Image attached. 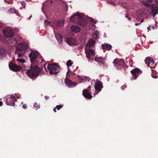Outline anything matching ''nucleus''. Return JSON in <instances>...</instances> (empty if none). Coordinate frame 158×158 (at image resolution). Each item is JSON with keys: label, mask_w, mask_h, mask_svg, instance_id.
<instances>
[{"label": "nucleus", "mask_w": 158, "mask_h": 158, "mask_svg": "<svg viewBox=\"0 0 158 158\" xmlns=\"http://www.w3.org/2000/svg\"><path fill=\"white\" fill-rule=\"evenodd\" d=\"M55 37L56 39L58 40L62 41L63 38V36L60 34H57L55 35Z\"/></svg>", "instance_id": "nucleus-23"}, {"label": "nucleus", "mask_w": 158, "mask_h": 158, "mask_svg": "<svg viewBox=\"0 0 158 158\" xmlns=\"http://www.w3.org/2000/svg\"><path fill=\"white\" fill-rule=\"evenodd\" d=\"M49 2H50L51 4H52V1H49Z\"/></svg>", "instance_id": "nucleus-49"}, {"label": "nucleus", "mask_w": 158, "mask_h": 158, "mask_svg": "<svg viewBox=\"0 0 158 158\" xmlns=\"http://www.w3.org/2000/svg\"><path fill=\"white\" fill-rule=\"evenodd\" d=\"M8 44L12 47L15 46L17 44V41L14 38H10L8 40Z\"/></svg>", "instance_id": "nucleus-16"}, {"label": "nucleus", "mask_w": 158, "mask_h": 158, "mask_svg": "<svg viewBox=\"0 0 158 158\" xmlns=\"http://www.w3.org/2000/svg\"><path fill=\"white\" fill-rule=\"evenodd\" d=\"M28 48V46L27 44L23 43H20L16 47V50L15 53H17L18 51L21 52Z\"/></svg>", "instance_id": "nucleus-7"}, {"label": "nucleus", "mask_w": 158, "mask_h": 158, "mask_svg": "<svg viewBox=\"0 0 158 158\" xmlns=\"http://www.w3.org/2000/svg\"><path fill=\"white\" fill-rule=\"evenodd\" d=\"M93 37L96 39H97L98 37V36L97 34L94 33L93 35Z\"/></svg>", "instance_id": "nucleus-34"}, {"label": "nucleus", "mask_w": 158, "mask_h": 158, "mask_svg": "<svg viewBox=\"0 0 158 158\" xmlns=\"http://www.w3.org/2000/svg\"><path fill=\"white\" fill-rule=\"evenodd\" d=\"M46 2H44V4H46Z\"/></svg>", "instance_id": "nucleus-54"}, {"label": "nucleus", "mask_w": 158, "mask_h": 158, "mask_svg": "<svg viewBox=\"0 0 158 158\" xmlns=\"http://www.w3.org/2000/svg\"><path fill=\"white\" fill-rule=\"evenodd\" d=\"M126 87V86L125 85H123L122 86V89H124Z\"/></svg>", "instance_id": "nucleus-43"}, {"label": "nucleus", "mask_w": 158, "mask_h": 158, "mask_svg": "<svg viewBox=\"0 0 158 158\" xmlns=\"http://www.w3.org/2000/svg\"><path fill=\"white\" fill-rule=\"evenodd\" d=\"M71 29L73 32H79L80 30V28L79 27L75 25L72 26Z\"/></svg>", "instance_id": "nucleus-18"}, {"label": "nucleus", "mask_w": 158, "mask_h": 158, "mask_svg": "<svg viewBox=\"0 0 158 158\" xmlns=\"http://www.w3.org/2000/svg\"><path fill=\"white\" fill-rule=\"evenodd\" d=\"M102 47L103 50L106 49L108 50H110L112 47L111 45L107 43H104L102 44Z\"/></svg>", "instance_id": "nucleus-17"}, {"label": "nucleus", "mask_w": 158, "mask_h": 158, "mask_svg": "<svg viewBox=\"0 0 158 158\" xmlns=\"http://www.w3.org/2000/svg\"><path fill=\"white\" fill-rule=\"evenodd\" d=\"M45 98L46 99H48L49 98V97L48 96H45Z\"/></svg>", "instance_id": "nucleus-41"}, {"label": "nucleus", "mask_w": 158, "mask_h": 158, "mask_svg": "<svg viewBox=\"0 0 158 158\" xmlns=\"http://www.w3.org/2000/svg\"><path fill=\"white\" fill-rule=\"evenodd\" d=\"M142 3L144 6H146L148 8H150L151 7V5H150L148 4L145 1H142Z\"/></svg>", "instance_id": "nucleus-26"}, {"label": "nucleus", "mask_w": 158, "mask_h": 158, "mask_svg": "<svg viewBox=\"0 0 158 158\" xmlns=\"http://www.w3.org/2000/svg\"><path fill=\"white\" fill-rule=\"evenodd\" d=\"M103 87L101 81H98L95 83L94 88L96 90L100 92L101 90L102 89Z\"/></svg>", "instance_id": "nucleus-13"}, {"label": "nucleus", "mask_w": 158, "mask_h": 158, "mask_svg": "<svg viewBox=\"0 0 158 158\" xmlns=\"http://www.w3.org/2000/svg\"><path fill=\"white\" fill-rule=\"evenodd\" d=\"M21 3L23 6L24 7H25L26 6V3L24 1H22L21 2Z\"/></svg>", "instance_id": "nucleus-35"}, {"label": "nucleus", "mask_w": 158, "mask_h": 158, "mask_svg": "<svg viewBox=\"0 0 158 158\" xmlns=\"http://www.w3.org/2000/svg\"><path fill=\"white\" fill-rule=\"evenodd\" d=\"M39 54L37 52L32 51L28 55L31 64L30 69L28 70L26 73L29 77L32 79H35L39 74L41 73V70L38 65L34 64Z\"/></svg>", "instance_id": "nucleus-1"}, {"label": "nucleus", "mask_w": 158, "mask_h": 158, "mask_svg": "<svg viewBox=\"0 0 158 158\" xmlns=\"http://www.w3.org/2000/svg\"><path fill=\"white\" fill-rule=\"evenodd\" d=\"M20 52V51H18V53H15V54H18V57H19V58H20L22 56V54H21V53H20V52Z\"/></svg>", "instance_id": "nucleus-32"}, {"label": "nucleus", "mask_w": 158, "mask_h": 158, "mask_svg": "<svg viewBox=\"0 0 158 158\" xmlns=\"http://www.w3.org/2000/svg\"><path fill=\"white\" fill-rule=\"evenodd\" d=\"M23 108L24 109H26L27 108V105L26 104H24L23 106Z\"/></svg>", "instance_id": "nucleus-36"}, {"label": "nucleus", "mask_w": 158, "mask_h": 158, "mask_svg": "<svg viewBox=\"0 0 158 158\" xmlns=\"http://www.w3.org/2000/svg\"><path fill=\"white\" fill-rule=\"evenodd\" d=\"M114 66L118 69H119L121 70L122 69H126L128 68V67L125 64L124 61L122 59H115L113 62Z\"/></svg>", "instance_id": "nucleus-3"}, {"label": "nucleus", "mask_w": 158, "mask_h": 158, "mask_svg": "<svg viewBox=\"0 0 158 158\" xmlns=\"http://www.w3.org/2000/svg\"><path fill=\"white\" fill-rule=\"evenodd\" d=\"M44 23L46 25H50L51 24V22L50 21L46 20L44 21Z\"/></svg>", "instance_id": "nucleus-33"}, {"label": "nucleus", "mask_w": 158, "mask_h": 158, "mask_svg": "<svg viewBox=\"0 0 158 158\" xmlns=\"http://www.w3.org/2000/svg\"><path fill=\"white\" fill-rule=\"evenodd\" d=\"M147 28H148V31H149V30H151V29L149 27H148Z\"/></svg>", "instance_id": "nucleus-46"}, {"label": "nucleus", "mask_w": 158, "mask_h": 158, "mask_svg": "<svg viewBox=\"0 0 158 158\" xmlns=\"http://www.w3.org/2000/svg\"><path fill=\"white\" fill-rule=\"evenodd\" d=\"M7 0H4V1L5 2H7Z\"/></svg>", "instance_id": "nucleus-50"}, {"label": "nucleus", "mask_w": 158, "mask_h": 158, "mask_svg": "<svg viewBox=\"0 0 158 158\" xmlns=\"http://www.w3.org/2000/svg\"><path fill=\"white\" fill-rule=\"evenodd\" d=\"M91 86L89 85L87 88V89H85L83 90L82 94L83 96L86 98L91 99L92 98V96L90 94V89Z\"/></svg>", "instance_id": "nucleus-6"}, {"label": "nucleus", "mask_w": 158, "mask_h": 158, "mask_svg": "<svg viewBox=\"0 0 158 158\" xmlns=\"http://www.w3.org/2000/svg\"><path fill=\"white\" fill-rule=\"evenodd\" d=\"M10 69L13 71H20L22 68L21 66L12 63H10L9 64Z\"/></svg>", "instance_id": "nucleus-8"}, {"label": "nucleus", "mask_w": 158, "mask_h": 158, "mask_svg": "<svg viewBox=\"0 0 158 158\" xmlns=\"http://www.w3.org/2000/svg\"><path fill=\"white\" fill-rule=\"evenodd\" d=\"M17 60L20 62L22 63H23L25 62V61L24 60L22 59H19L17 58Z\"/></svg>", "instance_id": "nucleus-30"}, {"label": "nucleus", "mask_w": 158, "mask_h": 158, "mask_svg": "<svg viewBox=\"0 0 158 158\" xmlns=\"http://www.w3.org/2000/svg\"><path fill=\"white\" fill-rule=\"evenodd\" d=\"M37 61L38 63L36 64H37V65H38V64L39 63L41 64L43 63V61H44V59L42 57H40L39 59L38 58H37Z\"/></svg>", "instance_id": "nucleus-24"}, {"label": "nucleus", "mask_w": 158, "mask_h": 158, "mask_svg": "<svg viewBox=\"0 0 158 158\" xmlns=\"http://www.w3.org/2000/svg\"><path fill=\"white\" fill-rule=\"evenodd\" d=\"M5 50L2 48H0V56H2L5 54Z\"/></svg>", "instance_id": "nucleus-25"}, {"label": "nucleus", "mask_w": 158, "mask_h": 158, "mask_svg": "<svg viewBox=\"0 0 158 158\" xmlns=\"http://www.w3.org/2000/svg\"><path fill=\"white\" fill-rule=\"evenodd\" d=\"M104 60V58L102 57H96L94 59V60L95 61L102 63H103L104 62L103 61Z\"/></svg>", "instance_id": "nucleus-21"}, {"label": "nucleus", "mask_w": 158, "mask_h": 158, "mask_svg": "<svg viewBox=\"0 0 158 158\" xmlns=\"http://www.w3.org/2000/svg\"><path fill=\"white\" fill-rule=\"evenodd\" d=\"M47 68L48 71H49L50 74L51 75L57 74L60 71L59 66L55 64H48L47 66Z\"/></svg>", "instance_id": "nucleus-4"}, {"label": "nucleus", "mask_w": 158, "mask_h": 158, "mask_svg": "<svg viewBox=\"0 0 158 158\" xmlns=\"http://www.w3.org/2000/svg\"><path fill=\"white\" fill-rule=\"evenodd\" d=\"M69 69H68V72H67V74H68V73H69Z\"/></svg>", "instance_id": "nucleus-48"}, {"label": "nucleus", "mask_w": 158, "mask_h": 158, "mask_svg": "<svg viewBox=\"0 0 158 158\" xmlns=\"http://www.w3.org/2000/svg\"><path fill=\"white\" fill-rule=\"evenodd\" d=\"M5 101L7 105L14 106L15 102L17 101V99L15 96L9 95L6 97Z\"/></svg>", "instance_id": "nucleus-5"}, {"label": "nucleus", "mask_w": 158, "mask_h": 158, "mask_svg": "<svg viewBox=\"0 0 158 158\" xmlns=\"http://www.w3.org/2000/svg\"><path fill=\"white\" fill-rule=\"evenodd\" d=\"M44 67V68L45 69V70H46V67H45V66Z\"/></svg>", "instance_id": "nucleus-53"}, {"label": "nucleus", "mask_w": 158, "mask_h": 158, "mask_svg": "<svg viewBox=\"0 0 158 158\" xmlns=\"http://www.w3.org/2000/svg\"><path fill=\"white\" fill-rule=\"evenodd\" d=\"M141 24V23H136L135 24V26H138V25H140Z\"/></svg>", "instance_id": "nucleus-42"}, {"label": "nucleus", "mask_w": 158, "mask_h": 158, "mask_svg": "<svg viewBox=\"0 0 158 158\" xmlns=\"http://www.w3.org/2000/svg\"><path fill=\"white\" fill-rule=\"evenodd\" d=\"M95 43V41L93 40H90L88 42L87 44V47H89L93 46Z\"/></svg>", "instance_id": "nucleus-19"}, {"label": "nucleus", "mask_w": 158, "mask_h": 158, "mask_svg": "<svg viewBox=\"0 0 158 158\" xmlns=\"http://www.w3.org/2000/svg\"><path fill=\"white\" fill-rule=\"evenodd\" d=\"M125 17L126 18H127L128 19L129 21L131 19V17L129 16V15L127 14H126L125 15Z\"/></svg>", "instance_id": "nucleus-31"}, {"label": "nucleus", "mask_w": 158, "mask_h": 158, "mask_svg": "<svg viewBox=\"0 0 158 158\" xmlns=\"http://www.w3.org/2000/svg\"><path fill=\"white\" fill-rule=\"evenodd\" d=\"M145 62L148 66H149L150 64L152 65L154 63V61L152 58L150 57H147L145 60Z\"/></svg>", "instance_id": "nucleus-15"}, {"label": "nucleus", "mask_w": 158, "mask_h": 158, "mask_svg": "<svg viewBox=\"0 0 158 158\" xmlns=\"http://www.w3.org/2000/svg\"><path fill=\"white\" fill-rule=\"evenodd\" d=\"M73 64V63L71 60H69L67 61L66 63V65L67 67H70Z\"/></svg>", "instance_id": "nucleus-27"}, {"label": "nucleus", "mask_w": 158, "mask_h": 158, "mask_svg": "<svg viewBox=\"0 0 158 158\" xmlns=\"http://www.w3.org/2000/svg\"><path fill=\"white\" fill-rule=\"evenodd\" d=\"M70 21L74 22L83 27L86 26V22L84 20L82 15L79 14V12H77L71 17Z\"/></svg>", "instance_id": "nucleus-2"}, {"label": "nucleus", "mask_w": 158, "mask_h": 158, "mask_svg": "<svg viewBox=\"0 0 158 158\" xmlns=\"http://www.w3.org/2000/svg\"><path fill=\"white\" fill-rule=\"evenodd\" d=\"M146 1L148 2L151 3L153 1V0H146Z\"/></svg>", "instance_id": "nucleus-39"}, {"label": "nucleus", "mask_w": 158, "mask_h": 158, "mask_svg": "<svg viewBox=\"0 0 158 158\" xmlns=\"http://www.w3.org/2000/svg\"><path fill=\"white\" fill-rule=\"evenodd\" d=\"M152 77L156 79L158 77V76L157 75H152Z\"/></svg>", "instance_id": "nucleus-37"}, {"label": "nucleus", "mask_w": 158, "mask_h": 158, "mask_svg": "<svg viewBox=\"0 0 158 158\" xmlns=\"http://www.w3.org/2000/svg\"><path fill=\"white\" fill-rule=\"evenodd\" d=\"M143 21H144V20H143V19H142V20H141V21H140V23H141L143 22Z\"/></svg>", "instance_id": "nucleus-47"}, {"label": "nucleus", "mask_w": 158, "mask_h": 158, "mask_svg": "<svg viewBox=\"0 0 158 158\" xmlns=\"http://www.w3.org/2000/svg\"><path fill=\"white\" fill-rule=\"evenodd\" d=\"M155 2L158 5V0H155Z\"/></svg>", "instance_id": "nucleus-45"}, {"label": "nucleus", "mask_w": 158, "mask_h": 158, "mask_svg": "<svg viewBox=\"0 0 158 158\" xmlns=\"http://www.w3.org/2000/svg\"><path fill=\"white\" fill-rule=\"evenodd\" d=\"M14 11H15L16 15L18 16H19L20 15V14H19V13L17 11H16L15 10H14Z\"/></svg>", "instance_id": "nucleus-38"}, {"label": "nucleus", "mask_w": 158, "mask_h": 158, "mask_svg": "<svg viewBox=\"0 0 158 158\" xmlns=\"http://www.w3.org/2000/svg\"><path fill=\"white\" fill-rule=\"evenodd\" d=\"M3 33L6 37H11L14 35V31L10 29H5L3 31Z\"/></svg>", "instance_id": "nucleus-9"}, {"label": "nucleus", "mask_w": 158, "mask_h": 158, "mask_svg": "<svg viewBox=\"0 0 158 158\" xmlns=\"http://www.w3.org/2000/svg\"><path fill=\"white\" fill-rule=\"evenodd\" d=\"M56 107H55L54 109H53V111L55 112H56Z\"/></svg>", "instance_id": "nucleus-44"}, {"label": "nucleus", "mask_w": 158, "mask_h": 158, "mask_svg": "<svg viewBox=\"0 0 158 158\" xmlns=\"http://www.w3.org/2000/svg\"><path fill=\"white\" fill-rule=\"evenodd\" d=\"M65 83L66 85L69 87H71L72 86H75L77 84L74 82H73L71 80L67 78H66L65 79Z\"/></svg>", "instance_id": "nucleus-14"}, {"label": "nucleus", "mask_w": 158, "mask_h": 158, "mask_svg": "<svg viewBox=\"0 0 158 158\" xmlns=\"http://www.w3.org/2000/svg\"><path fill=\"white\" fill-rule=\"evenodd\" d=\"M64 22V19L61 20H59L57 22V25L58 26H63Z\"/></svg>", "instance_id": "nucleus-22"}, {"label": "nucleus", "mask_w": 158, "mask_h": 158, "mask_svg": "<svg viewBox=\"0 0 158 158\" xmlns=\"http://www.w3.org/2000/svg\"><path fill=\"white\" fill-rule=\"evenodd\" d=\"M131 73L133 75L134 79H136L138 77L139 75L142 73L141 71L138 68H135L131 71Z\"/></svg>", "instance_id": "nucleus-11"}, {"label": "nucleus", "mask_w": 158, "mask_h": 158, "mask_svg": "<svg viewBox=\"0 0 158 158\" xmlns=\"http://www.w3.org/2000/svg\"><path fill=\"white\" fill-rule=\"evenodd\" d=\"M31 16H30V17H29V19H30V18H31Z\"/></svg>", "instance_id": "nucleus-52"}, {"label": "nucleus", "mask_w": 158, "mask_h": 158, "mask_svg": "<svg viewBox=\"0 0 158 158\" xmlns=\"http://www.w3.org/2000/svg\"><path fill=\"white\" fill-rule=\"evenodd\" d=\"M63 107V105H57L56 107V108L58 110H59L60 109Z\"/></svg>", "instance_id": "nucleus-29"}, {"label": "nucleus", "mask_w": 158, "mask_h": 158, "mask_svg": "<svg viewBox=\"0 0 158 158\" xmlns=\"http://www.w3.org/2000/svg\"><path fill=\"white\" fill-rule=\"evenodd\" d=\"M3 105V102L2 101H0V106H2Z\"/></svg>", "instance_id": "nucleus-40"}, {"label": "nucleus", "mask_w": 158, "mask_h": 158, "mask_svg": "<svg viewBox=\"0 0 158 158\" xmlns=\"http://www.w3.org/2000/svg\"><path fill=\"white\" fill-rule=\"evenodd\" d=\"M152 28L153 29H154V28H155V27H154V26H152Z\"/></svg>", "instance_id": "nucleus-51"}, {"label": "nucleus", "mask_w": 158, "mask_h": 158, "mask_svg": "<svg viewBox=\"0 0 158 158\" xmlns=\"http://www.w3.org/2000/svg\"><path fill=\"white\" fill-rule=\"evenodd\" d=\"M105 52V51H104V52Z\"/></svg>", "instance_id": "nucleus-55"}, {"label": "nucleus", "mask_w": 158, "mask_h": 158, "mask_svg": "<svg viewBox=\"0 0 158 158\" xmlns=\"http://www.w3.org/2000/svg\"><path fill=\"white\" fill-rule=\"evenodd\" d=\"M34 107L36 108V109L40 108V105H38L36 102H35V103H34Z\"/></svg>", "instance_id": "nucleus-28"}, {"label": "nucleus", "mask_w": 158, "mask_h": 158, "mask_svg": "<svg viewBox=\"0 0 158 158\" xmlns=\"http://www.w3.org/2000/svg\"><path fill=\"white\" fill-rule=\"evenodd\" d=\"M68 44L70 45H77L78 44L76 43V40L72 37H69L66 39Z\"/></svg>", "instance_id": "nucleus-12"}, {"label": "nucleus", "mask_w": 158, "mask_h": 158, "mask_svg": "<svg viewBox=\"0 0 158 158\" xmlns=\"http://www.w3.org/2000/svg\"><path fill=\"white\" fill-rule=\"evenodd\" d=\"M152 14L155 15L157 14L158 13V7L156 6L154 8H152Z\"/></svg>", "instance_id": "nucleus-20"}, {"label": "nucleus", "mask_w": 158, "mask_h": 158, "mask_svg": "<svg viewBox=\"0 0 158 158\" xmlns=\"http://www.w3.org/2000/svg\"><path fill=\"white\" fill-rule=\"evenodd\" d=\"M85 53L88 59L93 60V58H91V57H93L95 55V52L93 50L89 48L85 50Z\"/></svg>", "instance_id": "nucleus-10"}]
</instances>
